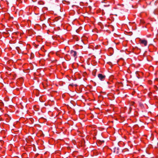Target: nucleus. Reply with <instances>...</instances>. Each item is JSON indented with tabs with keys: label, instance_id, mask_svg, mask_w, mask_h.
Listing matches in <instances>:
<instances>
[{
	"label": "nucleus",
	"instance_id": "1",
	"mask_svg": "<svg viewBox=\"0 0 158 158\" xmlns=\"http://www.w3.org/2000/svg\"><path fill=\"white\" fill-rule=\"evenodd\" d=\"M70 53L72 56H73L75 58V59L76 58L77 52L76 51L71 50L70 51Z\"/></svg>",
	"mask_w": 158,
	"mask_h": 158
},
{
	"label": "nucleus",
	"instance_id": "2",
	"mask_svg": "<svg viewBox=\"0 0 158 158\" xmlns=\"http://www.w3.org/2000/svg\"><path fill=\"white\" fill-rule=\"evenodd\" d=\"M98 77L101 80L103 81L105 79L106 76L101 74H99L98 75Z\"/></svg>",
	"mask_w": 158,
	"mask_h": 158
},
{
	"label": "nucleus",
	"instance_id": "3",
	"mask_svg": "<svg viewBox=\"0 0 158 158\" xmlns=\"http://www.w3.org/2000/svg\"><path fill=\"white\" fill-rule=\"evenodd\" d=\"M119 148L118 147H115L113 148L112 151L114 153H116V154H118L119 153Z\"/></svg>",
	"mask_w": 158,
	"mask_h": 158
},
{
	"label": "nucleus",
	"instance_id": "4",
	"mask_svg": "<svg viewBox=\"0 0 158 158\" xmlns=\"http://www.w3.org/2000/svg\"><path fill=\"white\" fill-rule=\"evenodd\" d=\"M140 41L141 44L144 45L145 46H146L147 44V41L145 40H140Z\"/></svg>",
	"mask_w": 158,
	"mask_h": 158
},
{
	"label": "nucleus",
	"instance_id": "5",
	"mask_svg": "<svg viewBox=\"0 0 158 158\" xmlns=\"http://www.w3.org/2000/svg\"><path fill=\"white\" fill-rule=\"evenodd\" d=\"M80 101H81L83 102L85 101V99L83 97V96L82 95L80 94Z\"/></svg>",
	"mask_w": 158,
	"mask_h": 158
},
{
	"label": "nucleus",
	"instance_id": "6",
	"mask_svg": "<svg viewBox=\"0 0 158 158\" xmlns=\"http://www.w3.org/2000/svg\"><path fill=\"white\" fill-rule=\"evenodd\" d=\"M80 119H82L85 117V115L83 114H81V112L80 111Z\"/></svg>",
	"mask_w": 158,
	"mask_h": 158
},
{
	"label": "nucleus",
	"instance_id": "7",
	"mask_svg": "<svg viewBox=\"0 0 158 158\" xmlns=\"http://www.w3.org/2000/svg\"><path fill=\"white\" fill-rule=\"evenodd\" d=\"M84 45V42L83 41V40L81 38V41H80V46H82L83 47V45Z\"/></svg>",
	"mask_w": 158,
	"mask_h": 158
},
{
	"label": "nucleus",
	"instance_id": "8",
	"mask_svg": "<svg viewBox=\"0 0 158 158\" xmlns=\"http://www.w3.org/2000/svg\"><path fill=\"white\" fill-rule=\"evenodd\" d=\"M82 30L83 31L85 30V26L84 25H83L82 26H80V31Z\"/></svg>",
	"mask_w": 158,
	"mask_h": 158
},
{
	"label": "nucleus",
	"instance_id": "9",
	"mask_svg": "<svg viewBox=\"0 0 158 158\" xmlns=\"http://www.w3.org/2000/svg\"><path fill=\"white\" fill-rule=\"evenodd\" d=\"M84 0H81L80 2V5H81V4L83 3V1Z\"/></svg>",
	"mask_w": 158,
	"mask_h": 158
},
{
	"label": "nucleus",
	"instance_id": "10",
	"mask_svg": "<svg viewBox=\"0 0 158 158\" xmlns=\"http://www.w3.org/2000/svg\"><path fill=\"white\" fill-rule=\"evenodd\" d=\"M85 141L84 140L81 143V146H82L83 145V143H85Z\"/></svg>",
	"mask_w": 158,
	"mask_h": 158
},
{
	"label": "nucleus",
	"instance_id": "11",
	"mask_svg": "<svg viewBox=\"0 0 158 158\" xmlns=\"http://www.w3.org/2000/svg\"><path fill=\"white\" fill-rule=\"evenodd\" d=\"M82 59H83V58H82V57H81V59H81V61H82V62H81V63H82V62H83V60H82ZM80 63H81V62H80Z\"/></svg>",
	"mask_w": 158,
	"mask_h": 158
},
{
	"label": "nucleus",
	"instance_id": "12",
	"mask_svg": "<svg viewBox=\"0 0 158 158\" xmlns=\"http://www.w3.org/2000/svg\"><path fill=\"white\" fill-rule=\"evenodd\" d=\"M16 48L17 49V50H18L19 49V47H16Z\"/></svg>",
	"mask_w": 158,
	"mask_h": 158
},
{
	"label": "nucleus",
	"instance_id": "13",
	"mask_svg": "<svg viewBox=\"0 0 158 158\" xmlns=\"http://www.w3.org/2000/svg\"><path fill=\"white\" fill-rule=\"evenodd\" d=\"M139 105H140V106H143V104H142V103H139Z\"/></svg>",
	"mask_w": 158,
	"mask_h": 158
},
{
	"label": "nucleus",
	"instance_id": "14",
	"mask_svg": "<svg viewBox=\"0 0 158 158\" xmlns=\"http://www.w3.org/2000/svg\"><path fill=\"white\" fill-rule=\"evenodd\" d=\"M80 156V158H81V157L82 158V155H79Z\"/></svg>",
	"mask_w": 158,
	"mask_h": 158
},
{
	"label": "nucleus",
	"instance_id": "15",
	"mask_svg": "<svg viewBox=\"0 0 158 158\" xmlns=\"http://www.w3.org/2000/svg\"><path fill=\"white\" fill-rule=\"evenodd\" d=\"M136 77L138 78V79H139L140 78L139 77V76H137V74H136Z\"/></svg>",
	"mask_w": 158,
	"mask_h": 158
},
{
	"label": "nucleus",
	"instance_id": "16",
	"mask_svg": "<svg viewBox=\"0 0 158 158\" xmlns=\"http://www.w3.org/2000/svg\"><path fill=\"white\" fill-rule=\"evenodd\" d=\"M80 66H82V67H84L83 65H82V64H80Z\"/></svg>",
	"mask_w": 158,
	"mask_h": 158
},
{
	"label": "nucleus",
	"instance_id": "17",
	"mask_svg": "<svg viewBox=\"0 0 158 158\" xmlns=\"http://www.w3.org/2000/svg\"><path fill=\"white\" fill-rule=\"evenodd\" d=\"M73 84H70L69 85H71V86H73Z\"/></svg>",
	"mask_w": 158,
	"mask_h": 158
},
{
	"label": "nucleus",
	"instance_id": "18",
	"mask_svg": "<svg viewBox=\"0 0 158 158\" xmlns=\"http://www.w3.org/2000/svg\"><path fill=\"white\" fill-rule=\"evenodd\" d=\"M74 85H75L76 86H77V85L76 84H74Z\"/></svg>",
	"mask_w": 158,
	"mask_h": 158
},
{
	"label": "nucleus",
	"instance_id": "19",
	"mask_svg": "<svg viewBox=\"0 0 158 158\" xmlns=\"http://www.w3.org/2000/svg\"><path fill=\"white\" fill-rule=\"evenodd\" d=\"M129 109L130 110H131V108H129Z\"/></svg>",
	"mask_w": 158,
	"mask_h": 158
},
{
	"label": "nucleus",
	"instance_id": "20",
	"mask_svg": "<svg viewBox=\"0 0 158 158\" xmlns=\"http://www.w3.org/2000/svg\"><path fill=\"white\" fill-rule=\"evenodd\" d=\"M79 8H82V7H79Z\"/></svg>",
	"mask_w": 158,
	"mask_h": 158
},
{
	"label": "nucleus",
	"instance_id": "21",
	"mask_svg": "<svg viewBox=\"0 0 158 158\" xmlns=\"http://www.w3.org/2000/svg\"><path fill=\"white\" fill-rule=\"evenodd\" d=\"M77 30H76V32H77Z\"/></svg>",
	"mask_w": 158,
	"mask_h": 158
},
{
	"label": "nucleus",
	"instance_id": "22",
	"mask_svg": "<svg viewBox=\"0 0 158 158\" xmlns=\"http://www.w3.org/2000/svg\"><path fill=\"white\" fill-rule=\"evenodd\" d=\"M79 132H80V134H81V133L80 132V131H79Z\"/></svg>",
	"mask_w": 158,
	"mask_h": 158
}]
</instances>
